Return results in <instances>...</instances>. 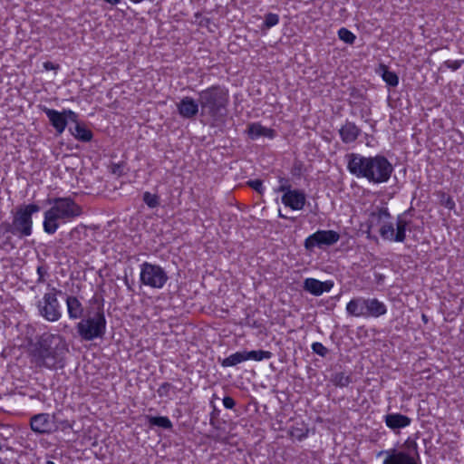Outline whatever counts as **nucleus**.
Wrapping results in <instances>:
<instances>
[{
    "label": "nucleus",
    "instance_id": "obj_1",
    "mask_svg": "<svg viewBox=\"0 0 464 464\" xmlns=\"http://www.w3.org/2000/svg\"><path fill=\"white\" fill-rule=\"evenodd\" d=\"M65 340L58 334H44L34 344L32 361L37 367L63 368L68 353Z\"/></svg>",
    "mask_w": 464,
    "mask_h": 464
},
{
    "label": "nucleus",
    "instance_id": "obj_2",
    "mask_svg": "<svg viewBox=\"0 0 464 464\" xmlns=\"http://www.w3.org/2000/svg\"><path fill=\"white\" fill-rule=\"evenodd\" d=\"M346 158L348 170L358 178H365L370 182H386L393 170L392 165L383 156L363 157L351 153Z\"/></svg>",
    "mask_w": 464,
    "mask_h": 464
},
{
    "label": "nucleus",
    "instance_id": "obj_3",
    "mask_svg": "<svg viewBox=\"0 0 464 464\" xmlns=\"http://www.w3.org/2000/svg\"><path fill=\"white\" fill-rule=\"evenodd\" d=\"M51 205L44 214V231L54 234L62 223L71 222L82 213V207L71 198H55L48 200Z\"/></svg>",
    "mask_w": 464,
    "mask_h": 464
},
{
    "label": "nucleus",
    "instance_id": "obj_4",
    "mask_svg": "<svg viewBox=\"0 0 464 464\" xmlns=\"http://www.w3.org/2000/svg\"><path fill=\"white\" fill-rule=\"evenodd\" d=\"M198 103L203 115H208L214 120L222 116L227 103V94L219 86H212L198 93Z\"/></svg>",
    "mask_w": 464,
    "mask_h": 464
},
{
    "label": "nucleus",
    "instance_id": "obj_5",
    "mask_svg": "<svg viewBox=\"0 0 464 464\" xmlns=\"http://www.w3.org/2000/svg\"><path fill=\"white\" fill-rule=\"evenodd\" d=\"M376 456H385L382 464H420L418 445L415 440L411 439L405 440L402 450L390 449L381 450Z\"/></svg>",
    "mask_w": 464,
    "mask_h": 464
},
{
    "label": "nucleus",
    "instance_id": "obj_6",
    "mask_svg": "<svg viewBox=\"0 0 464 464\" xmlns=\"http://www.w3.org/2000/svg\"><path fill=\"white\" fill-rule=\"evenodd\" d=\"M77 332L82 339L92 341L102 338L106 332V319L102 310H98L92 315H88L77 324Z\"/></svg>",
    "mask_w": 464,
    "mask_h": 464
},
{
    "label": "nucleus",
    "instance_id": "obj_7",
    "mask_svg": "<svg viewBox=\"0 0 464 464\" xmlns=\"http://www.w3.org/2000/svg\"><path fill=\"white\" fill-rule=\"evenodd\" d=\"M40 207L36 204H28L19 207L13 216L14 228L16 236L20 238L32 235L33 232V214L37 213Z\"/></svg>",
    "mask_w": 464,
    "mask_h": 464
},
{
    "label": "nucleus",
    "instance_id": "obj_8",
    "mask_svg": "<svg viewBox=\"0 0 464 464\" xmlns=\"http://www.w3.org/2000/svg\"><path fill=\"white\" fill-rule=\"evenodd\" d=\"M169 276L167 272L160 266L144 262L140 265V281L146 286L160 289L162 288Z\"/></svg>",
    "mask_w": 464,
    "mask_h": 464
},
{
    "label": "nucleus",
    "instance_id": "obj_9",
    "mask_svg": "<svg viewBox=\"0 0 464 464\" xmlns=\"http://www.w3.org/2000/svg\"><path fill=\"white\" fill-rule=\"evenodd\" d=\"M57 294H61V291L53 287L52 290L45 293L42 300L37 303L39 314L49 322H56L62 316Z\"/></svg>",
    "mask_w": 464,
    "mask_h": 464
},
{
    "label": "nucleus",
    "instance_id": "obj_10",
    "mask_svg": "<svg viewBox=\"0 0 464 464\" xmlns=\"http://www.w3.org/2000/svg\"><path fill=\"white\" fill-rule=\"evenodd\" d=\"M390 219L391 214L388 208H378L370 215V227H380V236L385 240L394 241L395 228Z\"/></svg>",
    "mask_w": 464,
    "mask_h": 464
},
{
    "label": "nucleus",
    "instance_id": "obj_11",
    "mask_svg": "<svg viewBox=\"0 0 464 464\" xmlns=\"http://www.w3.org/2000/svg\"><path fill=\"white\" fill-rule=\"evenodd\" d=\"M340 238V235L334 230H319L309 236L304 241V246L312 250L314 246H332Z\"/></svg>",
    "mask_w": 464,
    "mask_h": 464
},
{
    "label": "nucleus",
    "instance_id": "obj_12",
    "mask_svg": "<svg viewBox=\"0 0 464 464\" xmlns=\"http://www.w3.org/2000/svg\"><path fill=\"white\" fill-rule=\"evenodd\" d=\"M44 111L48 117L51 124L59 134L65 130L68 121L74 122L77 121V114L71 110H65L63 112H60L53 109L44 108Z\"/></svg>",
    "mask_w": 464,
    "mask_h": 464
},
{
    "label": "nucleus",
    "instance_id": "obj_13",
    "mask_svg": "<svg viewBox=\"0 0 464 464\" xmlns=\"http://www.w3.org/2000/svg\"><path fill=\"white\" fill-rule=\"evenodd\" d=\"M30 426L32 430L39 434H49L53 431V416L48 413L35 414L31 418Z\"/></svg>",
    "mask_w": 464,
    "mask_h": 464
},
{
    "label": "nucleus",
    "instance_id": "obj_14",
    "mask_svg": "<svg viewBox=\"0 0 464 464\" xmlns=\"http://www.w3.org/2000/svg\"><path fill=\"white\" fill-rule=\"evenodd\" d=\"M305 195L300 190H288L282 197V202L293 210H301L305 204Z\"/></svg>",
    "mask_w": 464,
    "mask_h": 464
},
{
    "label": "nucleus",
    "instance_id": "obj_15",
    "mask_svg": "<svg viewBox=\"0 0 464 464\" xmlns=\"http://www.w3.org/2000/svg\"><path fill=\"white\" fill-rule=\"evenodd\" d=\"M199 103L191 97H184L178 103V111L180 116L186 119L194 118L198 112Z\"/></svg>",
    "mask_w": 464,
    "mask_h": 464
},
{
    "label": "nucleus",
    "instance_id": "obj_16",
    "mask_svg": "<svg viewBox=\"0 0 464 464\" xmlns=\"http://www.w3.org/2000/svg\"><path fill=\"white\" fill-rule=\"evenodd\" d=\"M332 287L333 283L330 281L322 282L314 278H306L304 282V289L317 296L329 292Z\"/></svg>",
    "mask_w": 464,
    "mask_h": 464
},
{
    "label": "nucleus",
    "instance_id": "obj_17",
    "mask_svg": "<svg viewBox=\"0 0 464 464\" xmlns=\"http://www.w3.org/2000/svg\"><path fill=\"white\" fill-rule=\"evenodd\" d=\"M340 137L344 143H352L361 134V130L351 121H346L339 130Z\"/></svg>",
    "mask_w": 464,
    "mask_h": 464
},
{
    "label": "nucleus",
    "instance_id": "obj_18",
    "mask_svg": "<svg viewBox=\"0 0 464 464\" xmlns=\"http://www.w3.org/2000/svg\"><path fill=\"white\" fill-rule=\"evenodd\" d=\"M367 299L365 298H354L352 299L346 305L347 313L355 317H367L366 313Z\"/></svg>",
    "mask_w": 464,
    "mask_h": 464
},
{
    "label": "nucleus",
    "instance_id": "obj_19",
    "mask_svg": "<svg viewBox=\"0 0 464 464\" xmlns=\"http://www.w3.org/2000/svg\"><path fill=\"white\" fill-rule=\"evenodd\" d=\"M385 423L390 429L395 430L409 426L411 419L400 413H392L385 416Z\"/></svg>",
    "mask_w": 464,
    "mask_h": 464
},
{
    "label": "nucleus",
    "instance_id": "obj_20",
    "mask_svg": "<svg viewBox=\"0 0 464 464\" xmlns=\"http://www.w3.org/2000/svg\"><path fill=\"white\" fill-rule=\"evenodd\" d=\"M67 311L71 319H79L82 316L83 307L81 302L75 296L66 298Z\"/></svg>",
    "mask_w": 464,
    "mask_h": 464
},
{
    "label": "nucleus",
    "instance_id": "obj_21",
    "mask_svg": "<svg viewBox=\"0 0 464 464\" xmlns=\"http://www.w3.org/2000/svg\"><path fill=\"white\" fill-rule=\"evenodd\" d=\"M367 317L368 316H373V317H379L381 315H383L386 314L387 309L386 305L380 302L376 298H368L367 299V308H366Z\"/></svg>",
    "mask_w": 464,
    "mask_h": 464
},
{
    "label": "nucleus",
    "instance_id": "obj_22",
    "mask_svg": "<svg viewBox=\"0 0 464 464\" xmlns=\"http://www.w3.org/2000/svg\"><path fill=\"white\" fill-rule=\"evenodd\" d=\"M247 133L251 139H256L261 136L273 138L274 130L272 129H268L263 127L259 123H252L248 126Z\"/></svg>",
    "mask_w": 464,
    "mask_h": 464
},
{
    "label": "nucleus",
    "instance_id": "obj_23",
    "mask_svg": "<svg viewBox=\"0 0 464 464\" xmlns=\"http://www.w3.org/2000/svg\"><path fill=\"white\" fill-rule=\"evenodd\" d=\"M409 222L404 218L403 215H400L396 221V230L394 234L395 242H403L406 238V227Z\"/></svg>",
    "mask_w": 464,
    "mask_h": 464
},
{
    "label": "nucleus",
    "instance_id": "obj_24",
    "mask_svg": "<svg viewBox=\"0 0 464 464\" xmlns=\"http://www.w3.org/2000/svg\"><path fill=\"white\" fill-rule=\"evenodd\" d=\"M245 361H247L246 351L237 352V353H235L231 355H229L228 357L225 358L222 361L221 365L223 367H231V366H235L242 362H245Z\"/></svg>",
    "mask_w": 464,
    "mask_h": 464
},
{
    "label": "nucleus",
    "instance_id": "obj_25",
    "mask_svg": "<svg viewBox=\"0 0 464 464\" xmlns=\"http://www.w3.org/2000/svg\"><path fill=\"white\" fill-rule=\"evenodd\" d=\"M72 135L79 140L90 141L92 138V133L90 130L82 125L76 124L74 130L72 131Z\"/></svg>",
    "mask_w": 464,
    "mask_h": 464
},
{
    "label": "nucleus",
    "instance_id": "obj_26",
    "mask_svg": "<svg viewBox=\"0 0 464 464\" xmlns=\"http://www.w3.org/2000/svg\"><path fill=\"white\" fill-rule=\"evenodd\" d=\"M331 382H333L334 385L337 387H347L351 383L352 380L349 375H346L344 372H340L333 374Z\"/></svg>",
    "mask_w": 464,
    "mask_h": 464
},
{
    "label": "nucleus",
    "instance_id": "obj_27",
    "mask_svg": "<svg viewBox=\"0 0 464 464\" xmlns=\"http://www.w3.org/2000/svg\"><path fill=\"white\" fill-rule=\"evenodd\" d=\"M149 423L153 426L161 427L163 429H170L172 427V423L168 417L160 416V417H148Z\"/></svg>",
    "mask_w": 464,
    "mask_h": 464
},
{
    "label": "nucleus",
    "instance_id": "obj_28",
    "mask_svg": "<svg viewBox=\"0 0 464 464\" xmlns=\"http://www.w3.org/2000/svg\"><path fill=\"white\" fill-rule=\"evenodd\" d=\"M246 360H255V361H262L264 359H270L272 357V353L269 351H250L246 352Z\"/></svg>",
    "mask_w": 464,
    "mask_h": 464
},
{
    "label": "nucleus",
    "instance_id": "obj_29",
    "mask_svg": "<svg viewBox=\"0 0 464 464\" xmlns=\"http://www.w3.org/2000/svg\"><path fill=\"white\" fill-rule=\"evenodd\" d=\"M143 201L150 208H157L160 205L159 197L156 194H151L149 191L143 193Z\"/></svg>",
    "mask_w": 464,
    "mask_h": 464
},
{
    "label": "nucleus",
    "instance_id": "obj_30",
    "mask_svg": "<svg viewBox=\"0 0 464 464\" xmlns=\"http://www.w3.org/2000/svg\"><path fill=\"white\" fill-rule=\"evenodd\" d=\"M383 81L390 86L395 87L399 83V78L397 74L393 72H391L387 69L384 70L382 73Z\"/></svg>",
    "mask_w": 464,
    "mask_h": 464
},
{
    "label": "nucleus",
    "instance_id": "obj_31",
    "mask_svg": "<svg viewBox=\"0 0 464 464\" xmlns=\"http://www.w3.org/2000/svg\"><path fill=\"white\" fill-rule=\"evenodd\" d=\"M339 38L346 44H353L355 41V35L348 29L343 27L338 31Z\"/></svg>",
    "mask_w": 464,
    "mask_h": 464
},
{
    "label": "nucleus",
    "instance_id": "obj_32",
    "mask_svg": "<svg viewBox=\"0 0 464 464\" xmlns=\"http://www.w3.org/2000/svg\"><path fill=\"white\" fill-rule=\"evenodd\" d=\"M53 431H55L58 429L64 430L72 428V422H70L69 420H58L56 414L53 415Z\"/></svg>",
    "mask_w": 464,
    "mask_h": 464
},
{
    "label": "nucleus",
    "instance_id": "obj_33",
    "mask_svg": "<svg viewBox=\"0 0 464 464\" xmlns=\"http://www.w3.org/2000/svg\"><path fill=\"white\" fill-rule=\"evenodd\" d=\"M279 22V17L277 14H272V13H269L266 15L265 17V25L267 27V28H270L276 24H277Z\"/></svg>",
    "mask_w": 464,
    "mask_h": 464
},
{
    "label": "nucleus",
    "instance_id": "obj_34",
    "mask_svg": "<svg viewBox=\"0 0 464 464\" xmlns=\"http://www.w3.org/2000/svg\"><path fill=\"white\" fill-rule=\"evenodd\" d=\"M312 350L314 353L323 357L328 353V349L321 343H314L312 344Z\"/></svg>",
    "mask_w": 464,
    "mask_h": 464
},
{
    "label": "nucleus",
    "instance_id": "obj_35",
    "mask_svg": "<svg viewBox=\"0 0 464 464\" xmlns=\"http://www.w3.org/2000/svg\"><path fill=\"white\" fill-rule=\"evenodd\" d=\"M0 229L3 230V234L11 233V234L16 236V232H15V228H14L13 221H12V223H8V222L2 223L0 226Z\"/></svg>",
    "mask_w": 464,
    "mask_h": 464
},
{
    "label": "nucleus",
    "instance_id": "obj_36",
    "mask_svg": "<svg viewBox=\"0 0 464 464\" xmlns=\"http://www.w3.org/2000/svg\"><path fill=\"white\" fill-rule=\"evenodd\" d=\"M247 184L258 193L261 194L263 192V183L260 179L250 180Z\"/></svg>",
    "mask_w": 464,
    "mask_h": 464
},
{
    "label": "nucleus",
    "instance_id": "obj_37",
    "mask_svg": "<svg viewBox=\"0 0 464 464\" xmlns=\"http://www.w3.org/2000/svg\"><path fill=\"white\" fill-rule=\"evenodd\" d=\"M38 279L37 283H44L45 281V276L47 275V270L44 266H40L37 267Z\"/></svg>",
    "mask_w": 464,
    "mask_h": 464
},
{
    "label": "nucleus",
    "instance_id": "obj_38",
    "mask_svg": "<svg viewBox=\"0 0 464 464\" xmlns=\"http://www.w3.org/2000/svg\"><path fill=\"white\" fill-rule=\"evenodd\" d=\"M235 400L232 397L226 396L223 399V405L227 409H233L235 407Z\"/></svg>",
    "mask_w": 464,
    "mask_h": 464
},
{
    "label": "nucleus",
    "instance_id": "obj_39",
    "mask_svg": "<svg viewBox=\"0 0 464 464\" xmlns=\"http://www.w3.org/2000/svg\"><path fill=\"white\" fill-rule=\"evenodd\" d=\"M462 62L461 61H446L445 65L448 68L452 69L453 71L459 69L461 66Z\"/></svg>",
    "mask_w": 464,
    "mask_h": 464
},
{
    "label": "nucleus",
    "instance_id": "obj_40",
    "mask_svg": "<svg viewBox=\"0 0 464 464\" xmlns=\"http://www.w3.org/2000/svg\"><path fill=\"white\" fill-rule=\"evenodd\" d=\"M169 383H163V384L160 387V389H159V391H158V392H159V393H160V396H161V395H163V392H165L166 390H168V389H169Z\"/></svg>",
    "mask_w": 464,
    "mask_h": 464
},
{
    "label": "nucleus",
    "instance_id": "obj_41",
    "mask_svg": "<svg viewBox=\"0 0 464 464\" xmlns=\"http://www.w3.org/2000/svg\"><path fill=\"white\" fill-rule=\"evenodd\" d=\"M445 206H446L448 208L451 209V208H454L455 204H454L453 200H452L450 198H448V199H447V201H446V203H445Z\"/></svg>",
    "mask_w": 464,
    "mask_h": 464
},
{
    "label": "nucleus",
    "instance_id": "obj_42",
    "mask_svg": "<svg viewBox=\"0 0 464 464\" xmlns=\"http://www.w3.org/2000/svg\"><path fill=\"white\" fill-rule=\"evenodd\" d=\"M288 190H291V189L289 188V186L285 185V184L281 185V186L278 188V189H277V191H282V192H285V193L286 191H288Z\"/></svg>",
    "mask_w": 464,
    "mask_h": 464
},
{
    "label": "nucleus",
    "instance_id": "obj_43",
    "mask_svg": "<svg viewBox=\"0 0 464 464\" xmlns=\"http://www.w3.org/2000/svg\"><path fill=\"white\" fill-rule=\"evenodd\" d=\"M44 67H45L46 69H53V68H54V67H53V64L52 63H50V62L45 63H44Z\"/></svg>",
    "mask_w": 464,
    "mask_h": 464
},
{
    "label": "nucleus",
    "instance_id": "obj_44",
    "mask_svg": "<svg viewBox=\"0 0 464 464\" xmlns=\"http://www.w3.org/2000/svg\"><path fill=\"white\" fill-rule=\"evenodd\" d=\"M124 281H125V284H126V285H127L128 289L131 290V287H130V284H129V282H128L127 277L125 278V280H124Z\"/></svg>",
    "mask_w": 464,
    "mask_h": 464
},
{
    "label": "nucleus",
    "instance_id": "obj_45",
    "mask_svg": "<svg viewBox=\"0 0 464 464\" xmlns=\"http://www.w3.org/2000/svg\"><path fill=\"white\" fill-rule=\"evenodd\" d=\"M124 281H125V284H126V285H127L128 289L131 290V287H130V284H129V282H128L127 277L125 278V280H124Z\"/></svg>",
    "mask_w": 464,
    "mask_h": 464
},
{
    "label": "nucleus",
    "instance_id": "obj_46",
    "mask_svg": "<svg viewBox=\"0 0 464 464\" xmlns=\"http://www.w3.org/2000/svg\"><path fill=\"white\" fill-rule=\"evenodd\" d=\"M278 216L282 218H287L286 216L283 215L280 210H279Z\"/></svg>",
    "mask_w": 464,
    "mask_h": 464
},
{
    "label": "nucleus",
    "instance_id": "obj_47",
    "mask_svg": "<svg viewBox=\"0 0 464 464\" xmlns=\"http://www.w3.org/2000/svg\"><path fill=\"white\" fill-rule=\"evenodd\" d=\"M422 320L427 323L428 322V318L425 314H422Z\"/></svg>",
    "mask_w": 464,
    "mask_h": 464
},
{
    "label": "nucleus",
    "instance_id": "obj_48",
    "mask_svg": "<svg viewBox=\"0 0 464 464\" xmlns=\"http://www.w3.org/2000/svg\"><path fill=\"white\" fill-rule=\"evenodd\" d=\"M45 464H55V463H54L53 461H52V460H47V461L45 462Z\"/></svg>",
    "mask_w": 464,
    "mask_h": 464
},
{
    "label": "nucleus",
    "instance_id": "obj_49",
    "mask_svg": "<svg viewBox=\"0 0 464 464\" xmlns=\"http://www.w3.org/2000/svg\"><path fill=\"white\" fill-rule=\"evenodd\" d=\"M2 235H4V234H3V230H1V229H0V237H1Z\"/></svg>",
    "mask_w": 464,
    "mask_h": 464
}]
</instances>
